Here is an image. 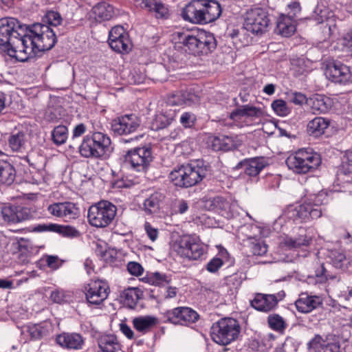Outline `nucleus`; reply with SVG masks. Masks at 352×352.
Instances as JSON below:
<instances>
[{
  "instance_id": "obj_1",
  "label": "nucleus",
  "mask_w": 352,
  "mask_h": 352,
  "mask_svg": "<svg viewBox=\"0 0 352 352\" xmlns=\"http://www.w3.org/2000/svg\"><path fill=\"white\" fill-rule=\"evenodd\" d=\"M58 23H32L27 28L21 43L16 41L19 48H23L25 57L21 62L41 56L45 51L51 50L56 43V36L50 25L56 26Z\"/></svg>"
},
{
  "instance_id": "obj_2",
  "label": "nucleus",
  "mask_w": 352,
  "mask_h": 352,
  "mask_svg": "<svg viewBox=\"0 0 352 352\" xmlns=\"http://www.w3.org/2000/svg\"><path fill=\"white\" fill-rule=\"evenodd\" d=\"M111 144V139L107 134L94 131L83 138L79 153L86 158L106 159L112 152Z\"/></svg>"
},
{
  "instance_id": "obj_3",
  "label": "nucleus",
  "mask_w": 352,
  "mask_h": 352,
  "mask_svg": "<svg viewBox=\"0 0 352 352\" xmlns=\"http://www.w3.org/2000/svg\"><path fill=\"white\" fill-rule=\"evenodd\" d=\"M180 38L186 50L194 56L206 55L217 46L213 34L200 29H192L184 32Z\"/></svg>"
},
{
  "instance_id": "obj_4",
  "label": "nucleus",
  "mask_w": 352,
  "mask_h": 352,
  "mask_svg": "<svg viewBox=\"0 0 352 352\" xmlns=\"http://www.w3.org/2000/svg\"><path fill=\"white\" fill-rule=\"evenodd\" d=\"M207 173L206 166L187 164L172 170L169 178L176 186L189 188L199 183L206 176Z\"/></svg>"
},
{
  "instance_id": "obj_5",
  "label": "nucleus",
  "mask_w": 352,
  "mask_h": 352,
  "mask_svg": "<svg viewBox=\"0 0 352 352\" xmlns=\"http://www.w3.org/2000/svg\"><path fill=\"white\" fill-rule=\"evenodd\" d=\"M285 163L294 173L306 174L316 170L321 164L320 154L311 149L302 148L291 154Z\"/></svg>"
},
{
  "instance_id": "obj_6",
  "label": "nucleus",
  "mask_w": 352,
  "mask_h": 352,
  "mask_svg": "<svg viewBox=\"0 0 352 352\" xmlns=\"http://www.w3.org/2000/svg\"><path fill=\"white\" fill-rule=\"evenodd\" d=\"M240 331L241 327L236 320L224 318L212 324L210 335L214 342L226 346L238 338Z\"/></svg>"
},
{
  "instance_id": "obj_7",
  "label": "nucleus",
  "mask_w": 352,
  "mask_h": 352,
  "mask_svg": "<svg viewBox=\"0 0 352 352\" xmlns=\"http://www.w3.org/2000/svg\"><path fill=\"white\" fill-rule=\"evenodd\" d=\"M12 23H1L0 25V47L6 52L10 57L15 58L21 62L25 57L22 49L18 47V43L23 40V35H21L14 30Z\"/></svg>"
},
{
  "instance_id": "obj_8",
  "label": "nucleus",
  "mask_w": 352,
  "mask_h": 352,
  "mask_svg": "<svg viewBox=\"0 0 352 352\" xmlns=\"http://www.w3.org/2000/svg\"><path fill=\"white\" fill-rule=\"evenodd\" d=\"M116 206L108 201H100L92 205L88 210L89 223L96 228H105L114 219Z\"/></svg>"
},
{
  "instance_id": "obj_9",
  "label": "nucleus",
  "mask_w": 352,
  "mask_h": 352,
  "mask_svg": "<svg viewBox=\"0 0 352 352\" xmlns=\"http://www.w3.org/2000/svg\"><path fill=\"white\" fill-rule=\"evenodd\" d=\"M173 250L181 257L188 260L201 258L205 249L199 238L196 235H184L173 244Z\"/></svg>"
},
{
  "instance_id": "obj_10",
  "label": "nucleus",
  "mask_w": 352,
  "mask_h": 352,
  "mask_svg": "<svg viewBox=\"0 0 352 352\" xmlns=\"http://www.w3.org/2000/svg\"><path fill=\"white\" fill-rule=\"evenodd\" d=\"M152 160V151L148 146L131 149L124 155V163L138 172L145 171Z\"/></svg>"
},
{
  "instance_id": "obj_11",
  "label": "nucleus",
  "mask_w": 352,
  "mask_h": 352,
  "mask_svg": "<svg viewBox=\"0 0 352 352\" xmlns=\"http://www.w3.org/2000/svg\"><path fill=\"white\" fill-rule=\"evenodd\" d=\"M318 197L312 202H305L289 210V218L300 222L315 219L322 216V208L318 204Z\"/></svg>"
},
{
  "instance_id": "obj_12",
  "label": "nucleus",
  "mask_w": 352,
  "mask_h": 352,
  "mask_svg": "<svg viewBox=\"0 0 352 352\" xmlns=\"http://www.w3.org/2000/svg\"><path fill=\"white\" fill-rule=\"evenodd\" d=\"M162 316L165 322L180 325L195 323L199 318L195 310L188 307H178L167 310L162 314Z\"/></svg>"
},
{
  "instance_id": "obj_13",
  "label": "nucleus",
  "mask_w": 352,
  "mask_h": 352,
  "mask_svg": "<svg viewBox=\"0 0 352 352\" xmlns=\"http://www.w3.org/2000/svg\"><path fill=\"white\" fill-rule=\"evenodd\" d=\"M3 219L10 223H18L33 218L31 208L21 205L7 204L2 207Z\"/></svg>"
},
{
  "instance_id": "obj_14",
  "label": "nucleus",
  "mask_w": 352,
  "mask_h": 352,
  "mask_svg": "<svg viewBox=\"0 0 352 352\" xmlns=\"http://www.w3.org/2000/svg\"><path fill=\"white\" fill-rule=\"evenodd\" d=\"M285 296L284 291H280L274 294L257 293L250 301V305L254 309L259 311L267 313L275 309L278 302L282 300Z\"/></svg>"
},
{
  "instance_id": "obj_15",
  "label": "nucleus",
  "mask_w": 352,
  "mask_h": 352,
  "mask_svg": "<svg viewBox=\"0 0 352 352\" xmlns=\"http://www.w3.org/2000/svg\"><path fill=\"white\" fill-rule=\"evenodd\" d=\"M140 120L135 114H126L113 119L111 129L119 135L131 134L138 130L140 126Z\"/></svg>"
},
{
  "instance_id": "obj_16",
  "label": "nucleus",
  "mask_w": 352,
  "mask_h": 352,
  "mask_svg": "<svg viewBox=\"0 0 352 352\" xmlns=\"http://www.w3.org/2000/svg\"><path fill=\"white\" fill-rule=\"evenodd\" d=\"M86 300L91 305H100L107 298L109 288L107 283L100 280H91L85 287Z\"/></svg>"
},
{
  "instance_id": "obj_17",
  "label": "nucleus",
  "mask_w": 352,
  "mask_h": 352,
  "mask_svg": "<svg viewBox=\"0 0 352 352\" xmlns=\"http://www.w3.org/2000/svg\"><path fill=\"white\" fill-rule=\"evenodd\" d=\"M47 212L51 215L69 221L77 219L80 209L76 204L71 201L56 202L47 206Z\"/></svg>"
},
{
  "instance_id": "obj_18",
  "label": "nucleus",
  "mask_w": 352,
  "mask_h": 352,
  "mask_svg": "<svg viewBox=\"0 0 352 352\" xmlns=\"http://www.w3.org/2000/svg\"><path fill=\"white\" fill-rule=\"evenodd\" d=\"M309 344L318 349V352H342L340 338L333 333L324 336L316 335L309 342Z\"/></svg>"
},
{
  "instance_id": "obj_19",
  "label": "nucleus",
  "mask_w": 352,
  "mask_h": 352,
  "mask_svg": "<svg viewBox=\"0 0 352 352\" xmlns=\"http://www.w3.org/2000/svg\"><path fill=\"white\" fill-rule=\"evenodd\" d=\"M242 142L236 135L211 136L208 140V145L214 151H228L237 148Z\"/></svg>"
},
{
  "instance_id": "obj_20",
  "label": "nucleus",
  "mask_w": 352,
  "mask_h": 352,
  "mask_svg": "<svg viewBox=\"0 0 352 352\" xmlns=\"http://www.w3.org/2000/svg\"><path fill=\"white\" fill-rule=\"evenodd\" d=\"M325 74L332 82L340 84L349 82L351 78L349 67L340 62H334L328 65Z\"/></svg>"
},
{
  "instance_id": "obj_21",
  "label": "nucleus",
  "mask_w": 352,
  "mask_h": 352,
  "mask_svg": "<svg viewBox=\"0 0 352 352\" xmlns=\"http://www.w3.org/2000/svg\"><path fill=\"white\" fill-rule=\"evenodd\" d=\"M203 0H192L182 10V17L188 22H204Z\"/></svg>"
},
{
  "instance_id": "obj_22",
  "label": "nucleus",
  "mask_w": 352,
  "mask_h": 352,
  "mask_svg": "<svg viewBox=\"0 0 352 352\" xmlns=\"http://www.w3.org/2000/svg\"><path fill=\"white\" fill-rule=\"evenodd\" d=\"M56 343L68 350H81L85 345V339L78 333H62L56 338Z\"/></svg>"
},
{
  "instance_id": "obj_23",
  "label": "nucleus",
  "mask_w": 352,
  "mask_h": 352,
  "mask_svg": "<svg viewBox=\"0 0 352 352\" xmlns=\"http://www.w3.org/2000/svg\"><path fill=\"white\" fill-rule=\"evenodd\" d=\"M322 300L320 296L301 293L295 301L296 309L302 314H307L322 306Z\"/></svg>"
},
{
  "instance_id": "obj_24",
  "label": "nucleus",
  "mask_w": 352,
  "mask_h": 352,
  "mask_svg": "<svg viewBox=\"0 0 352 352\" xmlns=\"http://www.w3.org/2000/svg\"><path fill=\"white\" fill-rule=\"evenodd\" d=\"M267 163L264 157H253L245 159L239 162L235 169L243 168L244 173L250 177H255L267 166Z\"/></svg>"
},
{
  "instance_id": "obj_25",
  "label": "nucleus",
  "mask_w": 352,
  "mask_h": 352,
  "mask_svg": "<svg viewBox=\"0 0 352 352\" xmlns=\"http://www.w3.org/2000/svg\"><path fill=\"white\" fill-rule=\"evenodd\" d=\"M164 198V195L160 192L151 193L144 199L142 208L146 214H157L160 212Z\"/></svg>"
},
{
  "instance_id": "obj_26",
  "label": "nucleus",
  "mask_w": 352,
  "mask_h": 352,
  "mask_svg": "<svg viewBox=\"0 0 352 352\" xmlns=\"http://www.w3.org/2000/svg\"><path fill=\"white\" fill-rule=\"evenodd\" d=\"M27 142V133L21 129H14L8 138V146L13 152H23L26 148Z\"/></svg>"
},
{
  "instance_id": "obj_27",
  "label": "nucleus",
  "mask_w": 352,
  "mask_h": 352,
  "mask_svg": "<svg viewBox=\"0 0 352 352\" xmlns=\"http://www.w3.org/2000/svg\"><path fill=\"white\" fill-rule=\"evenodd\" d=\"M314 114L327 113L331 107L329 98L320 94L312 96L308 99V104Z\"/></svg>"
},
{
  "instance_id": "obj_28",
  "label": "nucleus",
  "mask_w": 352,
  "mask_h": 352,
  "mask_svg": "<svg viewBox=\"0 0 352 352\" xmlns=\"http://www.w3.org/2000/svg\"><path fill=\"white\" fill-rule=\"evenodd\" d=\"M98 352L122 351V345L118 338L112 334L102 335L98 338Z\"/></svg>"
},
{
  "instance_id": "obj_29",
  "label": "nucleus",
  "mask_w": 352,
  "mask_h": 352,
  "mask_svg": "<svg viewBox=\"0 0 352 352\" xmlns=\"http://www.w3.org/2000/svg\"><path fill=\"white\" fill-rule=\"evenodd\" d=\"M157 323V318L149 315L138 316L132 320L133 328L142 334H146L151 331Z\"/></svg>"
},
{
  "instance_id": "obj_30",
  "label": "nucleus",
  "mask_w": 352,
  "mask_h": 352,
  "mask_svg": "<svg viewBox=\"0 0 352 352\" xmlns=\"http://www.w3.org/2000/svg\"><path fill=\"white\" fill-rule=\"evenodd\" d=\"M204 22H214L221 16L222 9L216 0H203Z\"/></svg>"
},
{
  "instance_id": "obj_31",
  "label": "nucleus",
  "mask_w": 352,
  "mask_h": 352,
  "mask_svg": "<svg viewBox=\"0 0 352 352\" xmlns=\"http://www.w3.org/2000/svg\"><path fill=\"white\" fill-rule=\"evenodd\" d=\"M311 239L307 237L306 231L303 228L299 229L298 235L294 237H285L282 245L289 250L307 247L309 245Z\"/></svg>"
},
{
  "instance_id": "obj_32",
  "label": "nucleus",
  "mask_w": 352,
  "mask_h": 352,
  "mask_svg": "<svg viewBox=\"0 0 352 352\" xmlns=\"http://www.w3.org/2000/svg\"><path fill=\"white\" fill-rule=\"evenodd\" d=\"M329 124L330 121L329 119L322 117H316L308 122L307 132L311 136L315 138L320 137L324 133Z\"/></svg>"
},
{
  "instance_id": "obj_33",
  "label": "nucleus",
  "mask_w": 352,
  "mask_h": 352,
  "mask_svg": "<svg viewBox=\"0 0 352 352\" xmlns=\"http://www.w3.org/2000/svg\"><path fill=\"white\" fill-rule=\"evenodd\" d=\"M113 13V6L102 2L93 7L91 16L95 19V22H102L110 20Z\"/></svg>"
},
{
  "instance_id": "obj_34",
  "label": "nucleus",
  "mask_w": 352,
  "mask_h": 352,
  "mask_svg": "<svg viewBox=\"0 0 352 352\" xmlns=\"http://www.w3.org/2000/svg\"><path fill=\"white\" fill-rule=\"evenodd\" d=\"M26 331L32 339L38 340L48 336L52 331V325L49 322L32 324L26 327Z\"/></svg>"
},
{
  "instance_id": "obj_35",
  "label": "nucleus",
  "mask_w": 352,
  "mask_h": 352,
  "mask_svg": "<svg viewBox=\"0 0 352 352\" xmlns=\"http://www.w3.org/2000/svg\"><path fill=\"white\" fill-rule=\"evenodd\" d=\"M121 297L126 306L130 309H133L138 300L142 298V292L138 287H129L122 292Z\"/></svg>"
},
{
  "instance_id": "obj_36",
  "label": "nucleus",
  "mask_w": 352,
  "mask_h": 352,
  "mask_svg": "<svg viewBox=\"0 0 352 352\" xmlns=\"http://www.w3.org/2000/svg\"><path fill=\"white\" fill-rule=\"evenodd\" d=\"M331 264L337 269L345 271L351 265L350 258L338 250H332L329 254Z\"/></svg>"
},
{
  "instance_id": "obj_37",
  "label": "nucleus",
  "mask_w": 352,
  "mask_h": 352,
  "mask_svg": "<svg viewBox=\"0 0 352 352\" xmlns=\"http://www.w3.org/2000/svg\"><path fill=\"white\" fill-rule=\"evenodd\" d=\"M16 170L8 162L0 160V184L10 185L14 181Z\"/></svg>"
},
{
  "instance_id": "obj_38",
  "label": "nucleus",
  "mask_w": 352,
  "mask_h": 352,
  "mask_svg": "<svg viewBox=\"0 0 352 352\" xmlns=\"http://www.w3.org/2000/svg\"><path fill=\"white\" fill-rule=\"evenodd\" d=\"M175 111L170 110L169 112H164L156 115L152 122V129L158 131L169 126L175 120Z\"/></svg>"
},
{
  "instance_id": "obj_39",
  "label": "nucleus",
  "mask_w": 352,
  "mask_h": 352,
  "mask_svg": "<svg viewBox=\"0 0 352 352\" xmlns=\"http://www.w3.org/2000/svg\"><path fill=\"white\" fill-rule=\"evenodd\" d=\"M261 114V111L259 108L250 105H243L233 111L230 113V118L232 120H236L241 117L258 118Z\"/></svg>"
},
{
  "instance_id": "obj_40",
  "label": "nucleus",
  "mask_w": 352,
  "mask_h": 352,
  "mask_svg": "<svg viewBox=\"0 0 352 352\" xmlns=\"http://www.w3.org/2000/svg\"><path fill=\"white\" fill-rule=\"evenodd\" d=\"M245 22H269L270 19H267V12L261 8H254L248 10L245 16Z\"/></svg>"
},
{
  "instance_id": "obj_41",
  "label": "nucleus",
  "mask_w": 352,
  "mask_h": 352,
  "mask_svg": "<svg viewBox=\"0 0 352 352\" xmlns=\"http://www.w3.org/2000/svg\"><path fill=\"white\" fill-rule=\"evenodd\" d=\"M228 255L227 250L221 248L219 252L218 256L212 258L206 265V269L210 273L217 272L223 265V258Z\"/></svg>"
},
{
  "instance_id": "obj_42",
  "label": "nucleus",
  "mask_w": 352,
  "mask_h": 352,
  "mask_svg": "<svg viewBox=\"0 0 352 352\" xmlns=\"http://www.w3.org/2000/svg\"><path fill=\"white\" fill-rule=\"evenodd\" d=\"M247 245L250 252L256 256H263L267 252V245L261 239L250 237L247 240Z\"/></svg>"
},
{
  "instance_id": "obj_43",
  "label": "nucleus",
  "mask_w": 352,
  "mask_h": 352,
  "mask_svg": "<svg viewBox=\"0 0 352 352\" xmlns=\"http://www.w3.org/2000/svg\"><path fill=\"white\" fill-rule=\"evenodd\" d=\"M68 138V129L66 126L58 125L52 131V140L54 144L59 146L65 144Z\"/></svg>"
},
{
  "instance_id": "obj_44",
  "label": "nucleus",
  "mask_w": 352,
  "mask_h": 352,
  "mask_svg": "<svg viewBox=\"0 0 352 352\" xmlns=\"http://www.w3.org/2000/svg\"><path fill=\"white\" fill-rule=\"evenodd\" d=\"M288 12L287 14H281L280 16V22L289 20L292 22H296L298 19V14L301 11L300 5L298 2L294 1L287 6Z\"/></svg>"
},
{
  "instance_id": "obj_45",
  "label": "nucleus",
  "mask_w": 352,
  "mask_h": 352,
  "mask_svg": "<svg viewBox=\"0 0 352 352\" xmlns=\"http://www.w3.org/2000/svg\"><path fill=\"white\" fill-rule=\"evenodd\" d=\"M109 44L111 48L118 53H128L130 50V43L125 38H109Z\"/></svg>"
},
{
  "instance_id": "obj_46",
  "label": "nucleus",
  "mask_w": 352,
  "mask_h": 352,
  "mask_svg": "<svg viewBox=\"0 0 352 352\" xmlns=\"http://www.w3.org/2000/svg\"><path fill=\"white\" fill-rule=\"evenodd\" d=\"M152 10L155 12V17L160 20H167L170 15L168 8L161 1H156Z\"/></svg>"
},
{
  "instance_id": "obj_47",
  "label": "nucleus",
  "mask_w": 352,
  "mask_h": 352,
  "mask_svg": "<svg viewBox=\"0 0 352 352\" xmlns=\"http://www.w3.org/2000/svg\"><path fill=\"white\" fill-rule=\"evenodd\" d=\"M270 327L274 330L281 331L286 327L284 319L278 314H271L267 318Z\"/></svg>"
},
{
  "instance_id": "obj_48",
  "label": "nucleus",
  "mask_w": 352,
  "mask_h": 352,
  "mask_svg": "<svg viewBox=\"0 0 352 352\" xmlns=\"http://www.w3.org/2000/svg\"><path fill=\"white\" fill-rule=\"evenodd\" d=\"M296 27L294 23H276L275 33L282 36L289 37L294 34Z\"/></svg>"
},
{
  "instance_id": "obj_49",
  "label": "nucleus",
  "mask_w": 352,
  "mask_h": 352,
  "mask_svg": "<svg viewBox=\"0 0 352 352\" xmlns=\"http://www.w3.org/2000/svg\"><path fill=\"white\" fill-rule=\"evenodd\" d=\"M180 92L184 105L192 106L199 102V97L192 89L181 90Z\"/></svg>"
},
{
  "instance_id": "obj_50",
  "label": "nucleus",
  "mask_w": 352,
  "mask_h": 352,
  "mask_svg": "<svg viewBox=\"0 0 352 352\" xmlns=\"http://www.w3.org/2000/svg\"><path fill=\"white\" fill-rule=\"evenodd\" d=\"M352 173V153L343 155L342 163L338 168V174L349 175Z\"/></svg>"
},
{
  "instance_id": "obj_51",
  "label": "nucleus",
  "mask_w": 352,
  "mask_h": 352,
  "mask_svg": "<svg viewBox=\"0 0 352 352\" xmlns=\"http://www.w3.org/2000/svg\"><path fill=\"white\" fill-rule=\"evenodd\" d=\"M267 23L263 25V23H243V28L252 35L260 36L265 31Z\"/></svg>"
},
{
  "instance_id": "obj_52",
  "label": "nucleus",
  "mask_w": 352,
  "mask_h": 352,
  "mask_svg": "<svg viewBox=\"0 0 352 352\" xmlns=\"http://www.w3.org/2000/svg\"><path fill=\"white\" fill-rule=\"evenodd\" d=\"M271 106L274 112L279 116H285L290 112L286 102L282 99L274 100Z\"/></svg>"
},
{
  "instance_id": "obj_53",
  "label": "nucleus",
  "mask_w": 352,
  "mask_h": 352,
  "mask_svg": "<svg viewBox=\"0 0 352 352\" xmlns=\"http://www.w3.org/2000/svg\"><path fill=\"white\" fill-rule=\"evenodd\" d=\"M60 228V225L50 223L38 224V226H36L34 228L33 230L35 232H53L59 233Z\"/></svg>"
},
{
  "instance_id": "obj_54",
  "label": "nucleus",
  "mask_w": 352,
  "mask_h": 352,
  "mask_svg": "<svg viewBox=\"0 0 352 352\" xmlns=\"http://www.w3.org/2000/svg\"><path fill=\"white\" fill-rule=\"evenodd\" d=\"M210 203V208L212 209L217 208L218 210H226L229 205V203L222 197H215L208 201Z\"/></svg>"
},
{
  "instance_id": "obj_55",
  "label": "nucleus",
  "mask_w": 352,
  "mask_h": 352,
  "mask_svg": "<svg viewBox=\"0 0 352 352\" xmlns=\"http://www.w3.org/2000/svg\"><path fill=\"white\" fill-rule=\"evenodd\" d=\"M196 120V116L191 112L183 113L179 118L180 123L186 128L191 127Z\"/></svg>"
},
{
  "instance_id": "obj_56",
  "label": "nucleus",
  "mask_w": 352,
  "mask_h": 352,
  "mask_svg": "<svg viewBox=\"0 0 352 352\" xmlns=\"http://www.w3.org/2000/svg\"><path fill=\"white\" fill-rule=\"evenodd\" d=\"M43 260H45L47 265L53 270L58 269L61 265L58 256L46 255L43 256Z\"/></svg>"
},
{
  "instance_id": "obj_57",
  "label": "nucleus",
  "mask_w": 352,
  "mask_h": 352,
  "mask_svg": "<svg viewBox=\"0 0 352 352\" xmlns=\"http://www.w3.org/2000/svg\"><path fill=\"white\" fill-rule=\"evenodd\" d=\"M62 21L61 16L59 12L52 10H47L42 18V22H53Z\"/></svg>"
},
{
  "instance_id": "obj_58",
  "label": "nucleus",
  "mask_w": 352,
  "mask_h": 352,
  "mask_svg": "<svg viewBox=\"0 0 352 352\" xmlns=\"http://www.w3.org/2000/svg\"><path fill=\"white\" fill-rule=\"evenodd\" d=\"M125 30L122 25H117L109 32V38H125Z\"/></svg>"
},
{
  "instance_id": "obj_59",
  "label": "nucleus",
  "mask_w": 352,
  "mask_h": 352,
  "mask_svg": "<svg viewBox=\"0 0 352 352\" xmlns=\"http://www.w3.org/2000/svg\"><path fill=\"white\" fill-rule=\"evenodd\" d=\"M127 270L131 274L138 276L142 274L144 269L140 263L131 261L127 264Z\"/></svg>"
},
{
  "instance_id": "obj_60",
  "label": "nucleus",
  "mask_w": 352,
  "mask_h": 352,
  "mask_svg": "<svg viewBox=\"0 0 352 352\" xmlns=\"http://www.w3.org/2000/svg\"><path fill=\"white\" fill-rule=\"evenodd\" d=\"M144 230L145 232L148 236V238L152 241H155L158 238L159 232L157 228H153L151 224L148 222H145L144 223Z\"/></svg>"
},
{
  "instance_id": "obj_61",
  "label": "nucleus",
  "mask_w": 352,
  "mask_h": 352,
  "mask_svg": "<svg viewBox=\"0 0 352 352\" xmlns=\"http://www.w3.org/2000/svg\"><path fill=\"white\" fill-rule=\"evenodd\" d=\"M63 236L75 237L79 235V232L74 227L69 226H60V232Z\"/></svg>"
},
{
  "instance_id": "obj_62",
  "label": "nucleus",
  "mask_w": 352,
  "mask_h": 352,
  "mask_svg": "<svg viewBox=\"0 0 352 352\" xmlns=\"http://www.w3.org/2000/svg\"><path fill=\"white\" fill-rule=\"evenodd\" d=\"M180 91H177L170 95L167 99V104L171 106L174 105H184L181 96Z\"/></svg>"
},
{
  "instance_id": "obj_63",
  "label": "nucleus",
  "mask_w": 352,
  "mask_h": 352,
  "mask_svg": "<svg viewBox=\"0 0 352 352\" xmlns=\"http://www.w3.org/2000/svg\"><path fill=\"white\" fill-rule=\"evenodd\" d=\"M308 99L305 94L296 92L293 94L291 101L298 105H302L305 103L308 104Z\"/></svg>"
},
{
  "instance_id": "obj_64",
  "label": "nucleus",
  "mask_w": 352,
  "mask_h": 352,
  "mask_svg": "<svg viewBox=\"0 0 352 352\" xmlns=\"http://www.w3.org/2000/svg\"><path fill=\"white\" fill-rule=\"evenodd\" d=\"M87 131V127L83 123L76 125L72 131V140H74L82 135Z\"/></svg>"
}]
</instances>
